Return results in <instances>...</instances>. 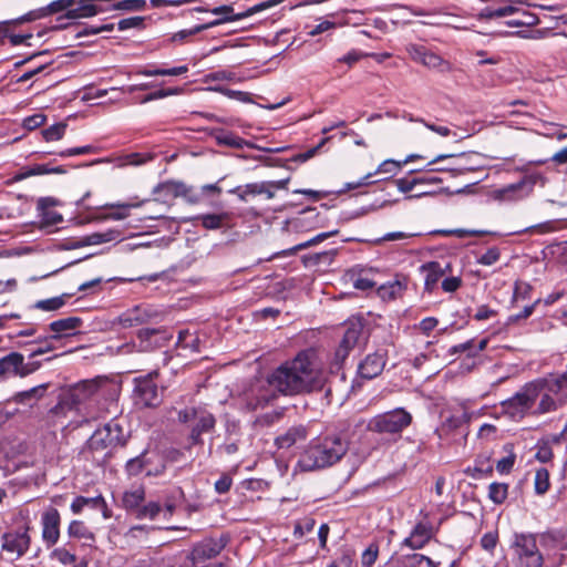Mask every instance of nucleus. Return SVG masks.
I'll return each mask as SVG.
<instances>
[{
  "label": "nucleus",
  "instance_id": "obj_54",
  "mask_svg": "<svg viewBox=\"0 0 567 567\" xmlns=\"http://www.w3.org/2000/svg\"><path fill=\"white\" fill-rule=\"evenodd\" d=\"M161 512V506L158 503L151 502L144 506H141L138 508V512L136 513L137 518H155L158 513Z\"/></svg>",
  "mask_w": 567,
  "mask_h": 567
},
{
  "label": "nucleus",
  "instance_id": "obj_64",
  "mask_svg": "<svg viewBox=\"0 0 567 567\" xmlns=\"http://www.w3.org/2000/svg\"><path fill=\"white\" fill-rule=\"evenodd\" d=\"M231 484H233L231 477L227 474H224L219 477V480L216 481L215 491L218 494L227 493L230 489Z\"/></svg>",
  "mask_w": 567,
  "mask_h": 567
},
{
  "label": "nucleus",
  "instance_id": "obj_34",
  "mask_svg": "<svg viewBox=\"0 0 567 567\" xmlns=\"http://www.w3.org/2000/svg\"><path fill=\"white\" fill-rule=\"evenodd\" d=\"M47 389H48V384H40V385L29 389L27 391L17 393L14 395L13 400H14V402L21 403V404L31 403L32 401L37 402L44 395V392L47 391Z\"/></svg>",
  "mask_w": 567,
  "mask_h": 567
},
{
  "label": "nucleus",
  "instance_id": "obj_25",
  "mask_svg": "<svg viewBox=\"0 0 567 567\" xmlns=\"http://www.w3.org/2000/svg\"><path fill=\"white\" fill-rule=\"evenodd\" d=\"M425 272V290L433 291L443 276L451 271L450 264L442 265L439 261H431L421 266Z\"/></svg>",
  "mask_w": 567,
  "mask_h": 567
},
{
  "label": "nucleus",
  "instance_id": "obj_14",
  "mask_svg": "<svg viewBox=\"0 0 567 567\" xmlns=\"http://www.w3.org/2000/svg\"><path fill=\"white\" fill-rule=\"evenodd\" d=\"M2 550L14 556V559L23 556L30 547L28 532L4 533L2 535Z\"/></svg>",
  "mask_w": 567,
  "mask_h": 567
},
{
  "label": "nucleus",
  "instance_id": "obj_63",
  "mask_svg": "<svg viewBox=\"0 0 567 567\" xmlns=\"http://www.w3.org/2000/svg\"><path fill=\"white\" fill-rule=\"evenodd\" d=\"M45 122V116L41 113L34 114L32 116H29L24 118L23 126L27 130H35L37 127L41 126Z\"/></svg>",
  "mask_w": 567,
  "mask_h": 567
},
{
  "label": "nucleus",
  "instance_id": "obj_11",
  "mask_svg": "<svg viewBox=\"0 0 567 567\" xmlns=\"http://www.w3.org/2000/svg\"><path fill=\"white\" fill-rule=\"evenodd\" d=\"M281 1L282 0H267V1H264L261 3H258V4L254 6V7H251L250 9H248L245 12H241V14L233 16V17H227L225 19H217V20H214V21L205 23V24L196 25V27H194L192 29H188V30H181V31H178V32L173 34L172 41L173 42H184L189 37L194 35V34H197V33H199V32H202L204 30H207L209 28H213L215 25H218V24H221V23H225V22L241 20V19L250 17V16L257 13V12H260L262 10L271 8V7L276 6V4H279Z\"/></svg>",
  "mask_w": 567,
  "mask_h": 567
},
{
  "label": "nucleus",
  "instance_id": "obj_33",
  "mask_svg": "<svg viewBox=\"0 0 567 567\" xmlns=\"http://www.w3.org/2000/svg\"><path fill=\"white\" fill-rule=\"evenodd\" d=\"M144 489L138 487L133 491L125 492L122 498V503L127 511H136L137 513L142 502L144 501Z\"/></svg>",
  "mask_w": 567,
  "mask_h": 567
},
{
  "label": "nucleus",
  "instance_id": "obj_43",
  "mask_svg": "<svg viewBox=\"0 0 567 567\" xmlns=\"http://www.w3.org/2000/svg\"><path fill=\"white\" fill-rule=\"evenodd\" d=\"M550 486L549 472L546 468H539L535 473L534 487L537 495H544Z\"/></svg>",
  "mask_w": 567,
  "mask_h": 567
},
{
  "label": "nucleus",
  "instance_id": "obj_7",
  "mask_svg": "<svg viewBox=\"0 0 567 567\" xmlns=\"http://www.w3.org/2000/svg\"><path fill=\"white\" fill-rule=\"evenodd\" d=\"M512 549L520 567L543 566V555L537 547L534 534L516 533L512 542Z\"/></svg>",
  "mask_w": 567,
  "mask_h": 567
},
{
  "label": "nucleus",
  "instance_id": "obj_53",
  "mask_svg": "<svg viewBox=\"0 0 567 567\" xmlns=\"http://www.w3.org/2000/svg\"><path fill=\"white\" fill-rule=\"evenodd\" d=\"M133 205H130V204H112V205H109L110 208H116L117 210L115 212H111L106 215L103 216L104 219H114V220H121V219H124L128 216V209L130 207H132Z\"/></svg>",
  "mask_w": 567,
  "mask_h": 567
},
{
  "label": "nucleus",
  "instance_id": "obj_60",
  "mask_svg": "<svg viewBox=\"0 0 567 567\" xmlns=\"http://www.w3.org/2000/svg\"><path fill=\"white\" fill-rule=\"evenodd\" d=\"M497 542H498V535L496 532H488L486 534H484L481 538V546L487 550V551H492L496 545H497Z\"/></svg>",
  "mask_w": 567,
  "mask_h": 567
},
{
  "label": "nucleus",
  "instance_id": "obj_59",
  "mask_svg": "<svg viewBox=\"0 0 567 567\" xmlns=\"http://www.w3.org/2000/svg\"><path fill=\"white\" fill-rule=\"evenodd\" d=\"M145 0H124L117 3L116 8L128 11H141L145 8Z\"/></svg>",
  "mask_w": 567,
  "mask_h": 567
},
{
  "label": "nucleus",
  "instance_id": "obj_9",
  "mask_svg": "<svg viewBox=\"0 0 567 567\" xmlns=\"http://www.w3.org/2000/svg\"><path fill=\"white\" fill-rule=\"evenodd\" d=\"M227 545V538L220 536L219 538L205 539L194 546L189 559L193 567H224L221 563H210L213 558L218 556Z\"/></svg>",
  "mask_w": 567,
  "mask_h": 567
},
{
  "label": "nucleus",
  "instance_id": "obj_50",
  "mask_svg": "<svg viewBox=\"0 0 567 567\" xmlns=\"http://www.w3.org/2000/svg\"><path fill=\"white\" fill-rule=\"evenodd\" d=\"M307 435V429L303 425L293 426L286 433V444L291 445L306 441Z\"/></svg>",
  "mask_w": 567,
  "mask_h": 567
},
{
  "label": "nucleus",
  "instance_id": "obj_18",
  "mask_svg": "<svg viewBox=\"0 0 567 567\" xmlns=\"http://www.w3.org/2000/svg\"><path fill=\"white\" fill-rule=\"evenodd\" d=\"M384 365L385 353L379 350L365 357V359L359 364L358 372L361 378L371 380L381 374Z\"/></svg>",
  "mask_w": 567,
  "mask_h": 567
},
{
  "label": "nucleus",
  "instance_id": "obj_57",
  "mask_svg": "<svg viewBox=\"0 0 567 567\" xmlns=\"http://www.w3.org/2000/svg\"><path fill=\"white\" fill-rule=\"evenodd\" d=\"M423 182V179L420 178H399L395 179L394 183L398 187V189L402 193H409L411 192L416 185H420Z\"/></svg>",
  "mask_w": 567,
  "mask_h": 567
},
{
  "label": "nucleus",
  "instance_id": "obj_41",
  "mask_svg": "<svg viewBox=\"0 0 567 567\" xmlns=\"http://www.w3.org/2000/svg\"><path fill=\"white\" fill-rule=\"evenodd\" d=\"M508 484L494 482L488 486V497L494 504H502L507 498Z\"/></svg>",
  "mask_w": 567,
  "mask_h": 567
},
{
  "label": "nucleus",
  "instance_id": "obj_16",
  "mask_svg": "<svg viewBox=\"0 0 567 567\" xmlns=\"http://www.w3.org/2000/svg\"><path fill=\"white\" fill-rule=\"evenodd\" d=\"M137 337L141 341L140 348L143 351H150L155 348L164 347L166 342L169 341L172 338V336L163 328L141 329L137 333Z\"/></svg>",
  "mask_w": 567,
  "mask_h": 567
},
{
  "label": "nucleus",
  "instance_id": "obj_15",
  "mask_svg": "<svg viewBox=\"0 0 567 567\" xmlns=\"http://www.w3.org/2000/svg\"><path fill=\"white\" fill-rule=\"evenodd\" d=\"M60 513L56 508H49L42 514V538L48 547L56 544L60 537Z\"/></svg>",
  "mask_w": 567,
  "mask_h": 567
},
{
  "label": "nucleus",
  "instance_id": "obj_45",
  "mask_svg": "<svg viewBox=\"0 0 567 567\" xmlns=\"http://www.w3.org/2000/svg\"><path fill=\"white\" fill-rule=\"evenodd\" d=\"M99 10L95 4L86 3L82 4L74 9H69L66 13V18L69 19H78V18H86L93 17L97 14Z\"/></svg>",
  "mask_w": 567,
  "mask_h": 567
},
{
  "label": "nucleus",
  "instance_id": "obj_27",
  "mask_svg": "<svg viewBox=\"0 0 567 567\" xmlns=\"http://www.w3.org/2000/svg\"><path fill=\"white\" fill-rule=\"evenodd\" d=\"M408 278L405 276H396L394 280L388 281L378 288V296L384 301L401 298L406 290Z\"/></svg>",
  "mask_w": 567,
  "mask_h": 567
},
{
  "label": "nucleus",
  "instance_id": "obj_26",
  "mask_svg": "<svg viewBox=\"0 0 567 567\" xmlns=\"http://www.w3.org/2000/svg\"><path fill=\"white\" fill-rule=\"evenodd\" d=\"M434 536V529L430 523L420 522L412 529L409 537L404 539V545L412 549L422 548Z\"/></svg>",
  "mask_w": 567,
  "mask_h": 567
},
{
  "label": "nucleus",
  "instance_id": "obj_47",
  "mask_svg": "<svg viewBox=\"0 0 567 567\" xmlns=\"http://www.w3.org/2000/svg\"><path fill=\"white\" fill-rule=\"evenodd\" d=\"M66 295L60 297H53L45 300H40L34 305V308L43 311H54L62 308L65 305Z\"/></svg>",
  "mask_w": 567,
  "mask_h": 567
},
{
  "label": "nucleus",
  "instance_id": "obj_56",
  "mask_svg": "<svg viewBox=\"0 0 567 567\" xmlns=\"http://www.w3.org/2000/svg\"><path fill=\"white\" fill-rule=\"evenodd\" d=\"M315 520L312 518H303L295 524L293 535L296 538H301L306 533L313 529Z\"/></svg>",
  "mask_w": 567,
  "mask_h": 567
},
{
  "label": "nucleus",
  "instance_id": "obj_49",
  "mask_svg": "<svg viewBox=\"0 0 567 567\" xmlns=\"http://www.w3.org/2000/svg\"><path fill=\"white\" fill-rule=\"evenodd\" d=\"M52 340L53 339L50 336H47V337L39 338V339L32 341V343L38 344V348H35L31 351L30 358H35L38 355H41V354H44L47 352L54 350Z\"/></svg>",
  "mask_w": 567,
  "mask_h": 567
},
{
  "label": "nucleus",
  "instance_id": "obj_38",
  "mask_svg": "<svg viewBox=\"0 0 567 567\" xmlns=\"http://www.w3.org/2000/svg\"><path fill=\"white\" fill-rule=\"evenodd\" d=\"M329 140V137L321 140V142L315 146L308 150L303 153L292 154L290 156H286V169H291V166L289 163H303L308 161L309 158L313 157L318 151L322 147V145L326 144V142Z\"/></svg>",
  "mask_w": 567,
  "mask_h": 567
},
{
  "label": "nucleus",
  "instance_id": "obj_13",
  "mask_svg": "<svg viewBox=\"0 0 567 567\" xmlns=\"http://www.w3.org/2000/svg\"><path fill=\"white\" fill-rule=\"evenodd\" d=\"M408 52L412 60L421 63L430 69L436 70L441 73L451 71L450 62L442 59L436 53L427 50L424 45L411 44L408 47Z\"/></svg>",
  "mask_w": 567,
  "mask_h": 567
},
{
  "label": "nucleus",
  "instance_id": "obj_28",
  "mask_svg": "<svg viewBox=\"0 0 567 567\" xmlns=\"http://www.w3.org/2000/svg\"><path fill=\"white\" fill-rule=\"evenodd\" d=\"M55 202L50 197H42L38 200L37 209L41 216V228L54 226L62 221V216L58 212L51 209Z\"/></svg>",
  "mask_w": 567,
  "mask_h": 567
},
{
  "label": "nucleus",
  "instance_id": "obj_55",
  "mask_svg": "<svg viewBox=\"0 0 567 567\" xmlns=\"http://www.w3.org/2000/svg\"><path fill=\"white\" fill-rule=\"evenodd\" d=\"M154 529L155 527H148L146 525H136L128 529V532L125 534V538L128 542L138 540Z\"/></svg>",
  "mask_w": 567,
  "mask_h": 567
},
{
  "label": "nucleus",
  "instance_id": "obj_10",
  "mask_svg": "<svg viewBox=\"0 0 567 567\" xmlns=\"http://www.w3.org/2000/svg\"><path fill=\"white\" fill-rule=\"evenodd\" d=\"M542 179L539 174L525 175L519 182L506 185L492 190L493 199L501 203H514L527 197L538 181Z\"/></svg>",
  "mask_w": 567,
  "mask_h": 567
},
{
  "label": "nucleus",
  "instance_id": "obj_6",
  "mask_svg": "<svg viewBox=\"0 0 567 567\" xmlns=\"http://www.w3.org/2000/svg\"><path fill=\"white\" fill-rule=\"evenodd\" d=\"M411 422L412 415L404 409L399 408L375 415L369 421L367 427L369 431L380 434H400Z\"/></svg>",
  "mask_w": 567,
  "mask_h": 567
},
{
  "label": "nucleus",
  "instance_id": "obj_5",
  "mask_svg": "<svg viewBox=\"0 0 567 567\" xmlns=\"http://www.w3.org/2000/svg\"><path fill=\"white\" fill-rule=\"evenodd\" d=\"M157 371L134 379L133 400L134 404L142 409H154L163 402L164 388H159L156 379Z\"/></svg>",
  "mask_w": 567,
  "mask_h": 567
},
{
  "label": "nucleus",
  "instance_id": "obj_3",
  "mask_svg": "<svg viewBox=\"0 0 567 567\" xmlns=\"http://www.w3.org/2000/svg\"><path fill=\"white\" fill-rule=\"evenodd\" d=\"M110 386L111 383L105 378L81 381L60 395L59 402L51 409V413L65 415L68 411L76 409L86 401L104 398L109 393Z\"/></svg>",
  "mask_w": 567,
  "mask_h": 567
},
{
  "label": "nucleus",
  "instance_id": "obj_21",
  "mask_svg": "<svg viewBox=\"0 0 567 567\" xmlns=\"http://www.w3.org/2000/svg\"><path fill=\"white\" fill-rule=\"evenodd\" d=\"M440 564L423 554H410L392 557L386 567H437Z\"/></svg>",
  "mask_w": 567,
  "mask_h": 567
},
{
  "label": "nucleus",
  "instance_id": "obj_35",
  "mask_svg": "<svg viewBox=\"0 0 567 567\" xmlns=\"http://www.w3.org/2000/svg\"><path fill=\"white\" fill-rule=\"evenodd\" d=\"M188 71L186 65L175 66L171 69L162 68H145L140 70L137 73L145 76H178Z\"/></svg>",
  "mask_w": 567,
  "mask_h": 567
},
{
  "label": "nucleus",
  "instance_id": "obj_51",
  "mask_svg": "<svg viewBox=\"0 0 567 567\" xmlns=\"http://www.w3.org/2000/svg\"><path fill=\"white\" fill-rule=\"evenodd\" d=\"M147 464V460L145 457V453H142L140 456L131 458L126 463V471L130 475H138L143 472Z\"/></svg>",
  "mask_w": 567,
  "mask_h": 567
},
{
  "label": "nucleus",
  "instance_id": "obj_24",
  "mask_svg": "<svg viewBox=\"0 0 567 567\" xmlns=\"http://www.w3.org/2000/svg\"><path fill=\"white\" fill-rule=\"evenodd\" d=\"M123 234L117 229H109L103 233H93L81 239L74 240L69 245V248L75 249L84 246L100 245L103 243H110L113 240H121Z\"/></svg>",
  "mask_w": 567,
  "mask_h": 567
},
{
  "label": "nucleus",
  "instance_id": "obj_40",
  "mask_svg": "<svg viewBox=\"0 0 567 567\" xmlns=\"http://www.w3.org/2000/svg\"><path fill=\"white\" fill-rule=\"evenodd\" d=\"M70 548L58 547L51 553V557L56 559L63 566H70L76 561L75 554L72 553L73 545L71 543L68 544Z\"/></svg>",
  "mask_w": 567,
  "mask_h": 567
},
{
  "label": "nucleus",
  "instance_id": "obj_31",
  "mask_svg": "<svg viewBox=\"0 0 567 567\" xmlns=\"http://www.w3.org/2000/svg\"><path fill=\"white\" fill-rule=\"evenodd\" d=\"M68 534L72 538L83 540V545L91 546L95 542L94 534L81 520H72L68 528Z\"/></svg>",
  "mask_w": 567,
  "mask_h": 567
},
{
  "label": "nucleus",
  "instance_id": "obj_46",
  "mask_svg": "<svg viewBox=\"0 0 567 567\" xmlns=\"http://www.w3.org/2000/svg\"><path fill=\"white\" fill-rule=\"evenodd\" d=\"M505 450L508 452V455L505 457H502L496 463V470L501 474H508L516 461V454L513 452V449L511 445H506Z\"/></svg>",
  "mask_w": 567,
  "mask_h": 567
},
{
  "label": "nucleus",
  "instance_id": "obj_23",
  "mask_svg": "<svg viewBox=\"0 0 567 567\" xmlns=\"http://www.w3.org/2000/svg\"><path fill=\"white\" fill-rule=\"evenodd\" d=\"M82 319L79 317H68L49 324V329L53 332L50 337L54 340L66 338L75 334V331L82 326Z\"/></svg>",
  "mask_w": 567,
  "mask_h": 567
},
{
  "label": "nucleus",
  "instance_id": "obj_37",
  "mask_svg": "<svg viewBox=\"0 0 567 567\" xmlns=\"http://www.w3.org/2000/svg\"><path fill=\"white\" fill-rule=\"evenodd\" d=\"M337 234H338V230H331V231H328V233H321V234L312 237L311 239H308L306 241L296 244V245H293L290 248H286V257L289 256V255L295 254L298 250H301V249H305L307 247L317 245V244H319V243L326 240L327 238H329L331 236H334Z\"/></svg>",
  "mask_w": 567,
  "mask_h": 567
},
{
  "label": "nucleus",
  "instance_id": "obj_17",
  "mask_svg": "<svg viewBox=\"0 0 567 567\" xmlns=\"http://www.w3.org/2000/svg\"><path fill=\"white\" fill-rule=\"evenodd\" d=\"M215 424H216L215 416L210 412L202 409L199 414H197V416L195 417L194 424L192 425V429H190V434H189L190 443L193 445L203 444L202 435L204 433L212 432L215 427Z\"/></svg>",
  "mask_w": 567,
  "mask_h": 567
},
{
  "label": "nucleus",
  "instance_id": "obj_8",
  "mask_svg": "<svg viewBox=\"0 0 567 567\" xmlns=\"http://www.w3.org/2000/svg\"><path fill=\"white\" fill-rule=\"evenodd\" d=\"M126 436L122 426L114 420L107 422L103 427L95 430L87 441L89 447L94 451L123 446Z\"/></svg>",
  "mask_w": 567,
  "mask_h": 567
},
{
  "label": "nucleus",
  "instance_id": "obj_29",
  "mask_svg": "<svg viewBox=\"0 0 567 567\" xmlns=\"http://www.w3.org/2000/svg\"><path fill=\"white\" fill-rule=\"evenodd\" d=\"M23 355L10 352L0 359V378L19 377L21 373Z\"/></svg>",
  "mask_w": 567,
  "mask_h": 567
},
{
  "label": "nucleus",
  "instance_id": "obj_32",
  "mask_svg": "<svg viewBox=\"0 0 567 567\" xmlns=\"http://www.w3.org/2000/svg\"><path fill=\"white\" fill-rule=\"evenodd\" d=\"M470 421V414L466 410L461 409L452 413L451 415L446 416L441 430L445 432H451L454 430H457L463 424L467 423Z\"/></svg>",
  "mask_w": 567,
  "mask_h": 567
},
{
  "label": "nucleus",
  "instance_id": "obj_1",
  "mask_svg": "<svg viewBox=\"0 0 567 567\" xmlns=\"http://www.w3.org/2000/svg\"><path fill=\"white\" fill-rule=\"evenodd\" d=\"M337 375H331L322 369L321 362L315 350H303L286 364V395L322 390L327 385L326 393L332 392V383Z\"/></svg>",
  "mask_w": 567,
  "mask_h": 567
},
{
  "label": "nucleus",
  "instance_id": "obj_62",
  "mask_svg": "<svg viewBox=\"0 0 567 567\" xmlns=\"http://www.w3.org/2000/svg\"><path fill=\"white\" fill-rule=\"evenodd\" d=\"M377 557H378V547L370 546L363 551L362 557H361V563L365 567H371L375 563Z\"/></svg>",
  "mask_w": 567,
  "mask_h": 567
},
{
  "label": "nucleus",
  "instance_id": "obj_30",
  "mask_svg": "<svg viewBox=\"0 0 567 567\" xmlns=\"http://www.w3.org/2000/svg\"><path fill=\"white\" fill-rule=\"evenodd\" d=\"M196 220L209 230L231 227V215L229 213L199 215Z\"/></svg>",
  "mask_w": 567,
  "mask_h": 567
},
{
  "label": "nucleus",
  "instance_id": "obj_2",
  "mask_svg": "<svg viewBox=\"0 0 567 567\" xmlns=\"http://www.w3.org/2000/svg\"><path fill=\"white\" fill-rule=\"evenodd\" d=\"M348 443L340 435H328L317 441L307 449L297 463L301 472L331 466L346 454Z\"/></svg>",
  "mask_w": 567,
  "mask_h": 567
},
{
  "label": "nucleus",
  "instance_id": "obj_58",
  "mask_svg": "<svg viewBox=\"0 0 567 567\" xmlns=\"http://www.w3.org/2000/svg\"><path fill=\"white\" fill-rule=\"evenodd\" d=\"M402 166V163L400 162H395L393 159H386L384 162H382L378 169L375 171V174H390V175H395L396 172L401 168Z\"/></svg>",
  "mask_w": 567,
  "mask_h": 567
},
{
  "label": "nucleus",
  "instance_id": "obj_42",
  "mask_svg": "<svg viewBox=\"0 0 567 567\" xmlns=\"http://www.w3.org/2000/svg\"><path fill=\"white\" fill-rule=\"evenodd\" d=\"M65 169L62 166L51 167L48 164H35L22 174V177L44 175V174H63Z\"/></svg>",
  "mask_w": 567,
  "mask_h": 567
},
{
  "label": "nucleus",
  "instance_id": "obj_4",
  "mask_svg": "<svg viewBox=\"0 0 567 567\" xmlns=\"http://www.w3.org/2000/svg\"><path fill=\"white\" fill-rule=\"evenodd\" d=\"M528 388H534L536 392L533 396V414L555 411L567 400L553 378L533 381L528 383Z\"/></svg>",
  "mask_w": 567,
  "mask_h": 567
},
{
  "label": "nucleus",
  "instance_id": "obj_52",
  "mask_svg": "<svg viewBox=\"0 0 567 567\" xmlns=\"http://www.w3.org/2000/svg\"><path fill=\"white\" fill-rule=\"evenodd\" d=\"M501 258V251L497 247L488 248L483 255L477 258V262L484 266H492Z\"/></svg>",
  "mask_w": 567,
  "mask_h": 567
},
{
  "label": "nucleus",
  "instance_id": "obj_19",
  "mask_svg": "<svg viewBox=\"0 0 567 567\" xmlns=\"http://www.w3.org/2000/svg\"><path fill=\"white\" fill-rule=\"evenodd\" d=\"M363 333V328L360 322L351 323L342 338V341L337 349L336 357L337 359L344 360L350 350H352L359 342Z\"/></svg>",
  "mask_w": 567,
  "mask_h": 567
},
{
  "label": "nucleus",
  "instance_id": "obj_12",
  "mask_svg": "<svg viewBox=\"0 0 567 567\" xmlns=\"http://www.w3.org/2000/svg\"><path fill=\"white\" fill-rule=\"evenodd\" d=\"M534 388H528V383L517 392L513 398L502 403L503 411L513 420L524 417L527 412L533 411Z\"/></svg>",
  "mask_w": 567,
  "mask_h": 567
},
{
  "label": "nucleus",
  "instance_id": "obj_36",
  "mask_svg": "<svg viewBox=\"0 0 567 567\" xmlns=\"http://www.w3.org/2000/svg\"><path fill=\"white\" fill-rule=\"evenodd\" d=\"M266 190H268L266 183H252L247 184L244 188L231 189L230 193L237 194L240 200L247 202L249 196L260 195Z\"/></svg>",
  "mask_w": 567,
  "mask_h": 567
},
{
  "label": "nucleus",
  "instance_id": "obj_20",
  "mask_svg": "<svg viewBox=\"0 0 567 567\" xmlns=\"http://www.w3.org/2000/svg\"><path fill=\"white\" fill-rule=\"evenodd\" d=\"M156 312L148 307L137 306L120 316V323L124 328H132L148 322Z\"/></svg>",
  "mask_w": 567,
  "mask_h": 567
},
{
  "label": "nucleus",
  "instance_id": "obj_61",
  "mask_svg": "<svg viewBox=\"0 0 567 567\" xmlns=\"http://www.w3.org/2000/svg\"><path fill=\"white\" fill-rule=\"evenodd\" d=\"M144 18L142 17H131L126 19H122L118 21L117 27L118 30H127L132 28H141L143 25Z\"/></svg>",
  "mask_w": 567,
  "mask_h": 567
},
{
  "label": "nucleus",
  "instance_id": "obj_48",
  "mask_svg": "<svg viewBox=\"0 0 567 567\" xmlns=\"http://www.w3.org/2000/svg\"><path fill=\"white\" fill-rule=\"evenodd\" d=\"M66 130L65 123H56L42 131L43 138L47 142L58 141L62 138Z\"/></svg>",
  "mask_w": 567,
  "mask_h": 567
},
{
  "label": "nucleus",
  "instance_id": "obj_22",
  "mask_svg": "<svg viewBox=\"0 0 567 567\" xmlns=\"http://www.w3.org/2000/svg\"><path fill=\"white\" fill-rule=\"evenodd\" d=\"M84 507L101 511L105 519L112 516V512L109 509L106 502L101 494L93 497L76 496L71 504V511L74 514H80Z\"/></svg>",
  "mask_w": 567,
  "mask_h": 567
},
{
  "label": "nucleus",
  "instance_id": "obj_44",
  "mask_svg": "<svg viewBox=\"0 0 567 567\" xmlns=\"http://www.w3.org/2000/svg\"><path fill=\"white\" fill-rule=\"evenodd\" d=\"M158 188L166 189L168 193L175 195V196H184L187 197L189 202L196 203L198 200L197 197H193L189 195L190 189L186 187V185L182 183H166Z\"/></svg>",
  "mask_w": 567,
  "mask_h": 567
},
{
  "label": "nucleus",
  "instance_id": "obj_39",
  "mask_svg": "<svg viewBox=\"0 0 567 567\" xmlns=\"http://www.w3.org/2000/svg\"><path fill=\"white\" fill-rule=\"evenodd\" d=\"M517 14L519 17L506 21L507 27H511V28L533 27L538 23V18L528 11H520L518 9Z\"/></svg>",
  "mask_w": 567,
  "mask_h": 567
}]
</instances>
